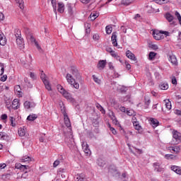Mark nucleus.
Wrapping results in <instances>:
<instances>
[{"mask_svg": "<svg viewBox=\"0 0 181 181\" xmlns=\"http://www.w3.org/2000/svg\"><path fill=\"white\" fill-rule=\"evenodd\" d=\"M51 2L53 11L55 15H57V12L59 13H64L65 6L63 1H57L56 0H48Z\"/></svg>", "mask_w": 181, "mask_h": 181, "instance_id": "1", "label": "nucleus"}, {"mask_svg": "<svg viewBox=\"0 0 181 181\" xmlns=\"http://www.w3.org/2000/svg\"><path fill=\"white\" fill-rule=\"evenodd\" d=\"M57 90L58 93L62 94V95H63L64 98H66V100H67L68 101H70L71 103H73V101H74V99L71 96V94L69 93V91L66 90V89H64V88L62 85H57Z\"/></svg>", "mask_w": 181, "mask_h": 181, "instance_id": "2", "label": "nucleus"}, {"mask_svg": "<svg viewBox=\"0 0 181 181\" xmlns=\"http://www.w3.org/2000/svg\"><path fill=\"white\" fill-rule=\"evenodd\" d=\"M65 78L68 83V84H70L73 87V88H76V90H78L80 88V84L78 82L76 81V79L73 78V76L70 74H67L65 76Z\"/></svg>", "mask_w": 181, "mask_h": 181, "instance_id": "3", "label": "nucleus"}, {"mask_svg": "<svg viewBox=\"0 0 181 181\" xmlns=\"http://www.w3.org/2000/svg\"><path fill=\"white\" fill-rule=\"evenodd\" d=\"M169 35L170 33L168 31H153V37L156 40H160L162 39H165V37H167V36H169Z\"/></svg>", "mask_w": 181, "mask_h": 181, "instance_id": "4", "label": "nucleus"}, {"mask_svg": "<svg viewBox=\"0 0 181 181\" xmlns=\"http://www.w3.org/2000/svg\"><path fill=\"white\" fill-rule=\"evenodd\" d=\"M132 122L134 129L137 131V134L142 135V134H144V128H142V126H141L139 122L136 120V117H133L132 119Z\"/></svg>", "mask_w": 181, "mask_h": 181, "instance_id": "5", "label": "nucleus"}, {"mask_svg": "<svg viewBox=\"0 0 181 181\" xmlns=\"http://www.w3.org/2000/svg\"><path fill=\"white\" fill-rule=\"evenodd\" d=\"M40 78L45 84L46 90H47V91H52V85L49 81V78H47V76H46V74H44L43 71L41 72Z\"/></svg>", "mask_w": 181, "mask_h": 181, "instance_id": "6", "label": "nucleus"}, {"mask_svg": "<svg viewBox=\"0 0 181 181\" xmlns=\"http://www.w3.org/2000/svg\"><path fill=\"white\" fill-rule=\"evenodd\" d=\"M16 42L18 47H20V49H24L25 42H23V38H22V37H21V35L18 34L16 35Z\"/></svg>", "mask_w": 181, "mask_h": 181, "instance_id": "7", "label": "nucleus"}, {"mask_svg": "<svg viewBox=\"0 0 181 181\" xmlns=\"http://www.w3.org/2000/svg\"><path fill=\"white\" fill-rule=\"evenodd\" d=\"M28 42H31L33 45H35V47H37L39 52H42V47H40V45H39V44L37 43V41H36V40L35 39V37H33V36H31V35L28 36Z\"/></svg>", "mask_w": 181, "mask_h": 181, "instance_id": "8", "label": "nucleus"}, {"mask_svg": "<svg viewBox=\"0 0 181 181\" xmlns=\"http://www.w3.org/2000/svg\"><path fill=\"white\" fill-rule=\"evenodd\" d=\"M82 148L83 152L86 153V156H90L91 155V150H90V148L88 147V144L87 142L83 141L82 143Z\"/></svg>", "mask_w": 181, "mask_h": 181, "instance_id": "9", "label": "nucleus"}, {"mask_svg": "<svg viewBox=\"0 0 181 181\" xmlns=\"http://www.w3.org/2000/svg\"><path fill=\"white\" fill-rule=\"evenodd\" d=\"M109 117H110V118H111V119H112L113 124H115V125H117V127H119V128H121V129H122L121 124H119V122L117 119V117H115V115H114L113 112H109Z\"/></svg>", "mask_w": 181, "mask_h": 181, "instance_id": "10", "label": "nucleus"}, {"mask_svg": "<svg viewBox=\"0 0 181 181\" xmlns=\"http://www.w3.org/2000/svg\"><path fill=\"white\" fill-rule=\"evenodd\" d=\"M23 105L25 110H30V108H35V107H36V104H35L33 102H30L28 100L24 102Z\"/></svg>", "mask_w": 181, "mask_h": 181, "instance_id": "11", "label": "nucleus"}, {"mask_svg": "<svg viewBox=\"0 0 181 181\" xmlns=\"http://www.w3.org/2000/svg\"><path fill=\"white\" fill-rule=\"evenodd\" d=\"M126 56L128 59L132 60V62H136V57H135V54L132 53V52L128 50L126 52Z\"/></svg>", "mask_w": 181, "mask_h": 181, "instance_id": "12", "label": "nucleus"}, {"mask_svg": "<svg viewBox=\"0 0 181 181\" xmlns=\"http://www.w3.org/2000/svg\"><path fill=\"white\" fill-rule=\"evenodd\" d=\"M11 107H12V108H13V110H18V108H20L21 107V102H19V100L14 99L13 100Z\"/></svg>", "mask_w": 181, "mask_h": 181, "instance_id": "13", "label": "nucleus"}, {"mask_svg": "<svg viewBox=\"0 0 181 181\" xmlns=\"http://www.w3.org/2000/svg\"><path fill=\"white\" fill-rule=\"evenodd\" d=\"M111 40H112V44L115 47H118V42H117V33H112Z\"/></svg>", "mask_w": 181, "mask_h": 181, "instance_id": "14", "label": "nucleus"}, {"mask_svg": "<svg viewBox=\"0 0 181 181\" xmlns=\"http://www.w3.org/2000/svg\"><path fill=\"white\" fill-rule=\"evenodd\" d=\"M28 168H29V166L22 165L21 168H20V170H21L22 172H24V174H23L21 176V177H23V179H26V177L28 176L26 175V173H28Z\"/></svg>", "mask_w": 181, "mask_h": 181, "instance_id": "15", "label": "nucleus"}, {"mask_svg": "<svg viewBox=\"0 0 181 181\" xmlns=\"http://www.w3.org/2000/svg\"><path fill=\"white\" fill-rule=\"evenodd\" d=\"M150 121V124L153 128H156V127H159V121L155 118H151L149 119Z\"/></svg>", "mask_w": 181, "mask_h": 181, "instance_id": "16", "label": "nucleus"}, {"mask_svg": "<svg viewBox=\"0 0 181 181\" xmlns=\"http://www.w3.org/2000/svg\"><path fill=\"white\" fill-rule=\"evenodd\" d=\"M64 115V120L65 122V125L66 127H67L68 128L71 127V124L70 123V119H69V116L67 115L66 113H62Z\"/></svg>", "mask_w": 181, "mask_h": 181, "instance_id": "17", "label": "nucleus"}, {"mask_svg": "<svg viewBox=\"0 0 181 181\" xmlns=\"http://www.w3.org/2000/svg\"><path fill=\"white\" fill-rule=\"evenodd\" d=\"M107 64V60H100L98 64V69L99 70H103Z\"/></svg>", "mask_w": 181, "mask_h": 181, "instance_id": "18", "label": "nucleus"}, {"mask_svg": "<svg viewBox=\"0 0 181 181\" xmlns=\"http://www.w3.org/2000/svg\"><path fill=\"white\" fill-rule=\"evenodd\" d=\"M67 9H68V13H69V15H73V13H74V11H76L74 8V5L71 4H67Z\"/></svg>", "mask_w": 181, "mask_h": 181, "instance_id": "19", "label": "nucleus"}, {"mask_svg": "<svg viewBox=\"0 0 181 181\" xmlns=\"http://www.w3.org/2000/svg\"><path fill=\"white\" fill-rule=\"evenodd\" d=\"M154 170L156 172H163V168H162V165L158 163H155L153 164Z\"/></svg>", "mask_w": 181, "mask_h": 181, "instance_id": "20", "label": "nucleus"}, {"mask_svg": "<svg viewBox=\"0 0 181 181\" xmlns=\"http://www.w3.org/2000/svg\"><path fill=\"white\" fill-rule=\"evenodd\" d=\"M84 179H86V174L84 173H80V174H76L75 175V180L76 181H83L84 180Z\"/></svg>", "mask_w": 181, "mask_h": 181, "instance_id": "21", "label": "nucleus"}, {"mask_svg": "<svg viewBox=\"0 0 181 181\" xmlns=\"http://www.w3.org/2000/svg\"><path fill=\"white\" fill-rule=\"evenodd\" d=\"M173 136L177 142H180V141H181V134L180 133H179L178 132H173Z\"/></svg>", "mask_w": 181, "mask_h": 181, "instance_id": "22", "label": "nucleus"}, {"mask_svg": "<svg viewBox=\"0 0 181 181\" xmlns=\"http://www.w3.org/2000/svg\"><path fill=\"white\" fill-rule=\"evenodd\" d=\"M163 104L167 110H172V103L168 99L163 100Z\"/></svg>", "mask_w": 181, "mask_h": 181, "instance_id": "23", "label": "nucleus"}, {"mask_svg": "<svg viewBox=\"0 0 181 181\" xmlns=\"http://www.w3.org/2000/svg\"><path fill=\"white\" fill-rule=\"evenodd\" d=\"M26 127H20L18 131L19 136H25L26 135Z\"/></svg>", "mask_w": 181, "mask_h": 181, "instance_id": "24", "label": "nucleus"}, {"mask_svg": "<svg viewBox=\"0 0 181 181\" xmlns=\"http://www.w3.org/2000/svg\"><path fill=\"white\" fill-rule=\"evenodd\" d=\"M165 19L170 23V25H173L175 23L173 22V16H172L170 13H168L165 16Z\"/></svg>", "mask_w": 181, "mask_h": 181, "instance_id": "25", "label": "nucleus"}, {"mask_svg": "<svg viewBox=\"0 0 181 181\" xmlns=\"http://www.w3.org/2000/svg\"><path fill=\"white\" fill-rule=\"evenodd\" d=\"M171 170H173V172H175V173H177V175H181V168L179 166H176V165H173L170 168Z\"/></svg>", "mask_w": 181, "mask_h": 181, "instance_id": "26", "label": "nucleus"}, {"mask_svg": "<svg viewBox=\"0 0 181 181\" xmlns=\"http://www.w3.org/2000/svg\"><path fill=\"white\" fill-rule=\"evenodd\" d=\"M14 91H15V93L17 95H18V97H22V91H21V86L19 85H16L14 87Z\"/></svg>", "mask_w": 181, "mask_h": 181, "instance_id": "27", "label": "nucleus"}, {"mask_svg": "<svg viewBox=\"0 0 181 181\" xmlns=\"http://www.w3.org/2000/svg\"><path fill=\"white\" fill-rule=\"evenodd\" d=\"M169 62L173 64V66H177V59L175 55H170L169 57Z\"/></svg>", "mask_w": 181, "mask_h": 181, "instance_id": "28", "label": "nucleus"}, {"mask_svg": "<svg viewBox=\"0 0 181 181\" xmlns=\"http://www.w3.org/2000/svg\"><path fill=\"white\" fill-rule=\"evenodd\" d=\"M160 90H168L169 88V85L166 82H162L159 84Z\"/></svg>", "mask_w": 181, "mask_h": 181, "instance_id": "29", "label": "nucleus"}, {"mask_svg": "<svg viewBox=\"0 0 181 181\" xmlns=\"http://www.w3.org/2000/svg\"><path fill=\"white\" fill-rule=\"evenodd\" d=\"M37 118V115L36 114H30L28 116L27 120L28 121H35Z\"/></svg>", "mask_w": 181, "mask_h": 181, "instance_id": "30", "label": "nucleus"}, {"mask_svg": "<svg viewBox=\"0 0 181 181\" xmlns=\"http://www.w3.org/2000/svg\"><path fill=\"white\" fill-rule=\"evenodd\" d=\"M0 45L1 46H5V45H6V39H5V36L2 34H0Z\"/></svg>", "mask_w": 181, "mask_h": 181, "instance_id": "31", "label": "nucleus"}, {"mask_svg": "<svg viewBox=\"0 0 181 181\" xmlns=\"http://www.w3.org/2000/svg\"><path fill=\"white\" fill-rule=\"evenodd\" d=\"M170 151H173L174 153H179L180 152V147L175 146L170 148Z\"/></svg>", "mask_w": 181, "mask_h": 181, "instance_id": "32", "label": "nucleus"}, {"mask_svg": "<svg viewBox=\"0 0 181 181\" xmlns=\"http://www.w3.org/2000/svg\"><path fill=\"white\" fill-rule=\"evenodd\" d=\"M98 16H100V13H98L97 12L91 13L90 15V18L91 19V21H95V19H97V18H98Z\"/></svg>", "mask_w": 181, "mask_h": 181, "instance_id": "33", "label": "nucleus"}, {"mask_svg": "<svg viewBox=\"0 0 181 181\" xmlns=\"http://www.w3.org/2000/svg\"><path fill=\"white\" fill-rule=\"evenodd\" d=\"M115 86L117 87V90L120 91L121 93H124L125 91H127V87L122 86H119L118 84H117Z\"/></svg>", "mask_w": 181, "mask_h": 181, "instance_id": "34", "label": "nucleus"}, {"mask_svg": "<svg viewBox=\"0 0 181 181\" xmlns=\"http://www.w3.org/2000/svg\"><path fill=\"white\" fill-rule=\"evenodd\" d=\"M126 114L129 117H135V111L132 109H127L126 110Z\"/></svg>", "mask_w": 181, "mask_h": 181, "instance_id": "35", "label": "nucleus"}, {"mask_svg": "<svg viewBox=\"0 0 181 181\" xmlns=\"http://www.w3.org/2000/svg\"><path fill=\"white\" fill-rule=\"evenodd\" d=\"M9 119H10L11 127H16V119H15L13 116H10Z\"/></svg>", "mask_w": 181, "mask_h": 181, "instance_id": "36", "label": "nucleus"}, {"mask_svg": "<svg viewBox=\"0 0 181 181\" xmlns=\"http://www.w3.org/2000/svg\"><path fill=\"white\" fill-rule=\"evenodd\" d=\"M59 107L62 114H65L66 113V108L64 107V104L62 101H59Z\"/></svg>", "mask_w": 181, "mask_h": 181, "instance_id": "37", "label": "nucleus"}, {"mask_svg": "<svg viewBox=\"0 0 181 181\" xmlns=\"http://www.w3.org/2000/svg\"><path fill=\"white\" fill-rule=\"evenodd\" d=\"M132 2H134V0H122L121 4L122 5L128 6V5H131Z\"/></svg>", "mask_w": 181, "mask_h": 181, "instance_id": "38", "label": "nucleus"}, {"mask_svg": "<svg viewBox=\"0 0 181 181\" xmlns=\"http://www.w3.org/2000/svg\"><path fill=\"white\" fill-rule=\"evenodd\" d=\"M155 57H156V52H151L148 54V60H155Z\"/></svg>", "mask_w": 181, "mask_h": 181, "instance_id": "39", "label": "nucleus"}, {"mask_svg": "<svg viewBox=\"0 0 181 181\" xmlns=\"http://www.w3.org/2000/svg\"><path fill=\"white\" fill-rule=\"evenodd\" d=\"M15 1L18 6H19L21 9H23V0H15Z\"/></svg>", "mask_w": 181, "mask_h": 181, "instance_id": "40", "label": "nucleus"}, {"mask_svg": "<svg viewBox=\"0 0 181 181\" xmlns=\"http://www.w3.org/2000/svg\"><path fill=\"white\" fill-rule=\"evenodd\" d=\"M149 47H151V49H152L153 50H158V49H159V46L153 42L149 44Z\"/></svg>", "mask_w": 181, "mask_h": 181, "instance_id": "41", "label": "nucleus"}, {"mask_svg": "<svg viewBox=\"0 0 181 181\" xmlns=\"http://www.w3.org/2000/svg\"><path fill=\"white\" fill-rule=\"evenodd\" d=\"M107 127L111 131L112 134H113V135H117V130H115L114 127H111V124L110 123L107 124Z\"/></svg>", "mask_w": 181, "mask_h": 181, "instance_id": "42", "label": "nucleus"}, {"mask_svg": "<svg viewBox=\"0 0 181 181\" xmlns=\"http://www.w3.org/2000/svg\"><path fill=\"white\" fill-rule=\"evenodd\" d=\"M105 30L107 35H111V33H112V27H111L110 25H107L105 28Z\"/></svg>", "mask_w": 181, "mask_h": 181, "instance_id": "43", "label": "nucleus"}, {"mask_svg": "<svg viewBox=\"0 0 181 181\" xmlns=\"http://www.w3.org/2000/svg\"><path fill=\"white\" fill-rule=\"evenodd\" d=\"M93 79L96 84H101V79L98 78L95 75L93 76Z\"/></svg>", "mask_w": 181, "mask_h": 181, "instance_id": "44", "label": "nucleus"}, {"mask_svg": "<svg viewBox=\"0 0 181 181\" xmlns=\"http://www.w3.org/2000/svg\"><path fill=\"white\" fill-rule=\"evenodd\" d=\"M85 28H86V33H88V35H89L90 32H91V30L90 29V28H91V25H90L89 23H86L85 25Z\"/></svg>", "mask_w": 181, "mask_h": 181, "instance_id": "45", "label": "nucleus"}, {"mask_svg": "<svg viewBox=\"0 0 181 181\" xmlns=\"http://www.w3.org/2000/svg\"><path fill=\"white\" fill-rule=\"evenodd\" d=\"M124 136H126V138H129V136H134V132L132 131H127V132L124 131Z\"/></svg>", "mask_w": 181, "mask_h": 181, "instance_id": "46", "label": "nucleus"}, {"mask_svg": "<svg viewBox=\"0 0 181 181\" xmlns=\"http://www.w3.org/2000/svg\"><path fill=\"white\" fill-rule=\"evenodd\" d=\"M175 16H176V18L178 21L179 24L181 26V16H180V13H179V12H177V11H175Z\"/></svg>", "mask_w": 181, "mask_h": 181, "instance_id": "47", "label": "nucleus"}, {"mask_svg": "<svg viewBox=\"0 0 181 181\" xmlns=\"http://www.w3.org/2000/svg\"><path fill=\"white\" fill-rule=\"evenodd\" d=\"M5 72V66L4 64L0 63V76H2L4 73Z\"/></svg>", "mask_w": 181, "mask_h": 181, "instance_id": "48", "label": "nucleus"}, {"mask_svg": "<svg viewBox=\"0 0 181 181\" xmlns=\"http://www.w3.org/2000/svg\"><path fill=\"white\" fill-rule=\"evenodd\" d=\"M32 158L30 156H25L21 159V162L28 163L30 162Z\"/></svg>", "mask_w": 181, "mask_h": 181, "instance_id": "49", "label": "nucleus"}, {"mask_svg": "<svg viewBox=\"0 0 181 181\" xmlns=\"http://www.w3.org/2000/svg\"><path fill=\"white\" fill-rule=\"evenodd\" d=\"M156 4H159L161 5V4H168V2H170V0H155Z\"/></svg>", "mask_w": 181, "mask_h": 181, "instance_id": "50", "label": "nucleus"}, {"mask_svg": "<svg viewBox=\"0 0 181 181\" xmlns=\"http://www.w3.org/2000/svg\"><path fill=\"white\" fill-rule=\"evenodd\" d=\"M149 104H151V99L148 98H145V108H148L149 107Z\"/></svg>", "mask_w": 181, "mask_h": 181, "instance_id": "51", "label": "nucleus"}, {"mask_svg": "<svg viewBox=\"0 0 181 181\" xmlns=\"http://www.w3.org/2000/svg\"><path fill=\"white\" fill-rule=\"evenodd\" d=\"M96 107H97V108H98V110H100V112H102V114H105V110H104V108L103 107L102 105H100V104H98V105H96Z\"/></svg>", "mask_w": 181, "mask_h": 181, "instance_id": "52", "label": "nucleus"}, {"mask_svg": "<svg viewBox=\"0 0 181 181\" xmlns=\"http://www.w3.org/2000/svg\"><path fill=\"white\" fill-rule=\"evenodd\" d=\"M124 66L127 70H131V64H129V62L125 61Z\"/></svg>", "mask_w": 181, "mask_h": 181, "instance_id": "53", "label": "nucleus"}, {"mask_svg": "<svg viewBox=\"0 0 181 181\" xmlns=\"http://www.w3.org/2000/svg\"><path fill=\"white\" fill-rule=\"evenodd\" d=\"M66 170L64 168H59L58 170V174L62 175V173H66Z\"/></svg>", "mask_w": 181, "mask_h": 181, "instance_id": "54", "label": "nucleus"}, {"mask_svg": "<svg viewBox=\"0 0 181 181\" xmlns=\"http://www.w3.org/2000/svg\"><path fill=\"white\" fill-rule=\"evenodd\" d=\"M98 166H100L101 168H103V166H104V161H103L101 159H98Z\"/></svg>", "mask_w": 181, "mask_h": 181, "instance_id": "55", "label": "nucleus"}, {"mask_svg": "<svg viewBox=\"0 0 181 181\" xmlns=\"http://www.w3.org/2000/svg\"><path fill=\"white\" fill-rule=\"evenodd\" d=\"M93 40H100V35L98 34H94L93 36Z\"/></svg>", "mask_w": 181, "mask_h": 181, "instance_id": "56", "label": "nucleus"}, {"mask_svg": "<svg viewBox=\"0 0 181 181\" xmlns=\"http://www.w3.org/2000/svg\"><path fill=\"white\" fill-rule=\"evenodd\" d=\"M30 77L33 80H36V74L35 73H33V72H30Z\"/></svg>", "mask_w": 181, "mask_h": 181, "instance_id": "57", "label": "nucleus"}, {"mask_svg": "<svg viewBox=\"0 0 181 181\" xmlns=\"http://www.w3.org/2000/svg\"><path fill=\"white\" fill-rule=\"evenodd\" d=\"M59 165H60V161L59 160H56L53 163L54 168H57Z\"/></svg>", "mask_w": 181, "mask_h": 181, "instance_id": "58", "label": "nucleus"}, {"mask_svg": "<svg viewBox=\"0 0 181 181\" xmlns=\"http://www.w3.org/2000/svg\"><path fill=\"white\" fill-rule=\"evenodd\" d=\"M165 158V159H173L174 156L172 154H166Z\"/></svg>", "mask_w": 181, "mask_h": 181, "instance_id": "59", "label": "nucleus"}, {"mask_svg": "<svg viewBox=\"0 0 181 181\" xmlns=\"http://www.w3.org/2000/svg\"><path fill=\"white\" fill-rule=\"evenodd\" d=\"M108 67L110 70H114V64L112 62H108Z\"/></svg>", "mask_w": 181, "mask_h": 181, "instance_id": "60", "label": "nucleus"}, {"mask_svg": "<svg viewBox=\"0 0 181 181\" xmlns=\"http://www.w3.org/2000/svg\"><path fill=\"white\" fill-rule=\"evenodd\" d=\"M7 79H8V76H6V75H4L0 78L1 81H3V82L6 81Z\"/></svg>", "mask_w": 181, "mask_h": 181, "instance_id": "61", "label": "nucleus"}, {"mask_svg": "<svg viewBox=\"0 0 181 181\" xmlns=\"http://www.w3.org/2000/svg\"><path fill=\"white\" fill-rule=\"evenodd\" d=\"M119 111H121L122 112H125V113H127V109H126L125 107H124V106H121V107H119Z\"/></svg>", "mask_w": 181, "mask_h": 181, "instance_id": "62", "label": "nucleus"}, {"mask_svg": "<svg viewBox=\"0 0 181 181\" xmlns=\"http://www.w3.org/2000/svg\"><path fill=\"white\" fill-rule=\"evenodd\" d=\"M22 167V164L19 163H16L15 165V168L16 169H20L21 170V168Z\"/></svg>", "mask_w": 181, "mask_h": 181, "instance_id": "63", "label": "nucleus"}, {"mask_svg": "<svg viewBox=\"0 0 181 181\" xmlns=\"http://www.w3.org/2000/svg\"><path fill=\"white\" fill-rule=\"evenodd\" d=\"M175 114H176V115H181V110H175Z\"/></svg>", "mask_w": 181, "mask_h": 181, "instance_id": "64", "label": "nucleus"}]
</instances>
